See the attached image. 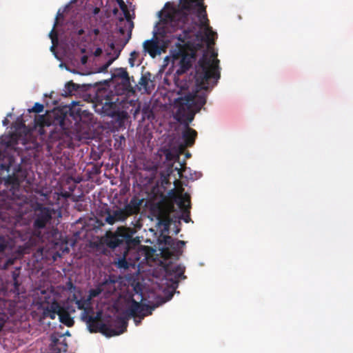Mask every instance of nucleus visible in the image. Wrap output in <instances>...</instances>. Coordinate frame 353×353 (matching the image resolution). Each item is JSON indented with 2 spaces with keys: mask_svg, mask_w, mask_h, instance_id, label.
Masks as SVG:
<instances>
[{
  "mask_svg": "<svg viewBox=\"0 0 353 353\" xmlns=\"http://www.w3.org/2000/svg\"><path fill=\"white\" fill-rule=\"evenodd\" d=\"M216 57L217 53L214 52L210 57L205 54L202 56L196 65L195 92H188L175 100L178 106L175 119L184 125L181 132L183 142L178 146L180 154H183L186 148L193 146L197 137V132L190 127V123L194 120L196 113L206 103L207 94L201 91H207L210 86L214 87L221 77L219 60Z\"/></svg>",
  "mask_w": 353,
  "mask_h": 353,
  "instance_id": "obj_1",
  "label": "nucleus"
},
{
  "mask_svg": "<svg viewBox=\"0 0 353 353\" xmlns=\"http://www.w3.org/2000/svg\"><path fill=\"white\" fill-rule=\"evenodd\" d=\"M164 8H168V12L161 16L159 34L163 35L168 32L181 30L184 37H189L200 26L205 28L208 44H214L216 33L209 26L204 0H179L177 6L167 2Z\"/></svg>",
  "mask_w": 353,
  "mask_h": 353,
  "instance_id": "obj_2",
  "label": "nucleus"
},
{
  "mask_svg": "<svg viewBox=\"0 0 353 353\" xmlns=\"http://www.w3.org/2000/svg\"><path fill=\"white\" fill-rule=\"evenodd\" d=\"M81 108H58L54 110L51 114L36 116L34 119L35 127L39 128L40 134H44L45 127L50 129L48 138L51 141L62 139L65 135L68 136L70 132V129L72 124L76 125L81 121Z\"/></svg>",
  "mask_w": 353,
  "mask_h": 353,
  "instance_id": "obj_3",
  "label": "nucleus"
},
{
  "mask_svg": "<svg viewBox=\"0 0 353 353\" xmlns=\"http://www.w3.org/2000/svg\"><path fill=\"white\" fill-rule=\"evenodd\" d=\"M177 205L181 210V214L174 218L171 214L174 212V206L171 204L165 210L160 209L157 216L158 225L162 233H169L170 228L173 224L174 226V234H177L180 230L181 221L183 219L185 223L191 221L190 219V196L185 192L180 194L176 198Z\"/></svg>",
  "mask_w": 353,
  "mask_h": 353,
  "instance_id": "obj_4",
  "label": "nucleus"
},
{
  "mask_svg": "<svg viewBox=\"0 0 353 353\" xmlns=\"http://www.w3.org/2000/svg\"><path fill=\"white\" fill-rule=\"evenodd\" d=\"M28 238L30 240L25 243L26 247L33 244L30 234L23 235L19 230H12L6 235H0V269L6 270L14 263L16 257L10 255L18 252L19 248L23 246L19 243L25 241Z\"/></svg>",
  "mask_w": 353,
  "mask_h": 353,
  "instance_id": "obj_5",
  "label": "nucleus"
},
{
  "mask_svg": "<svg viewBox=\"0 0 353 353\" xmlns=\"http://www.w3.org/2000/svg\"><path fill=\"white\" fill-rule=\"evenodd\" d=\"M136 230L133 228L120 226L115 232L108 231L102 238L104 245L110 249L123 247L125 254L132 248L141 243L138 236L134 237Z\"/></svg>",
  "mask_w": 353,
  "mask_h": 353,
  "instance_id": "obj_6",
  "label": "nucleus"
},
{
  "mask_svg": "<svg viewBox=\"0 0 353 353\" xmlns=\"http://www.w3.org/2000/svg\"><path fill=\"white\" fill-rule=\"evenodd\" d=\"M101 318V312H98L96 315H94V312L82 316L81 319L85 322L91 333L101 332L108 337L120 335L127 330L128 321L127 319L124 316H117L116 318L114 328L102 323Z\"/></svg>",
  "mask_w": 353,
  "mask_h": 353,
  "instance_id": "obj_7",
  "label": "nucleus"
},
{
  "mask_svg": "<svg viewBox=\"0 0 353 353\" xmlns=\"http://www.w3.org/2000/svg\"><path fill=\"white\" fill-rule=\"evenodd\" d=\"M96 100L101 105L102 112L107 116L114 118L119 126L122 127L128 121L130 117L123 112L117 106L119 94L113 90L105 88L97 92Z\"/></svg>",
  "mask_w": 353,
  "mask_h": 353,
  "instance_id": "obj_8",
  "label": "nucleus"
},
{
  "mask_svg": "<svg viewBox=\"0 0 353 353\" xmlns=\"http://www.w3.org/2000/svg\"><path fill=\"white\" fill-rule=\"evenodd\" d=\"M143 202V199L133 196L123 208H117L113 210L106 208L105 210V222L109 225H113L117 222L125 221L129 216L139 213Z\"/></svg>",
  "mask_w": 353,
  "mask_h": 353,
  "instance_id": "obj_9",
  "label": "nucleus"
},
{
  "mask_svg": "<svg viewBox=\"0 0 353 353\" xmlns=\"http://www.w3.org/2000/svg\"><path fill=\"white\" fill-rule=\"evenodd\" d=\"M54 210L49 207L38 203L34 210L32 236L39 241L41 240V230L44 229L52 218Z\"/></svg>",
  "mask_w": 353,
  "mask_h": 353,
  "instance_id": "obj_10",
  "label": "nucleus"
},
{
  "mask_svg": "<svg viewBox=\"0 0 353 353\" xmlns=\"http://www.w3.org/2000/svg\"><path fill=\"white\" fill-rule=\"evenodd\" d=\"M74 312L75 310L72 306H62L54 301L44 309L43 314L51 319H54L56 316H58L61 323L68 327H71L74 325V321L70 314Z\"/></svg>",
  "mask_w": 353,
  "mask_h": 353,
  "instance_id": "obj_11",
  "label": "nucleus"
},
{
  "mask_svg": "<svg viewBox=\"0 0 353 353\" xmlns=\"http://www.w3.org/2000/svg\"><path fill=\"white\" fill-rule=\"evenodd\" d=\"M165 10H161L159 12V21L157 23L155 26V30H154V37L152 39L146 40L143 43V47L144 52L148 53L150 56L152 58L156 57L157 55H159L161 53L162 51V46L159 45L157 39V35H159L162 37H167L168 34L173 33L174 32H168L165 34L161 35L158 33V25L161 22V16H163L164 14H165L167 12H168V8H165Z\"/></svg>",
  "mask_w": 353,
  "mask_h": 353,
  "instance_id": "obj_12",
  "label": "nucleus"
},
{
  "mask_svg": "<svg viewBox=\"0 0 353 353\" xmlns=\"http://www.w3.org/2000/svg\"><path fill=\"white\" fill-rule=\"evenodd\" d=\"M163 242L166 247L162 249V255L168 259L181 254V250L185 244V241H176L170 236H164Z\"/></svg>",
  "mask_w": 353,
  "mask_h": 353,
  "instance_id": "obj_13",
  "label": "nucleus"
},
{
  "mask_svg": "<svg viewBox=\"0 0 353 353\" xmlns=\"http://www.w3.org/2000/svg\"><path fill=\"white\" fill-rule=\"evenodd\" d=\"M50 343L47 353H62L68 350V343L64 334L54 332L50 336Z\"/></svg>",
  "mask_w": 353,
  "mask_h": 353,
  "instance_id": "obj_14",
  "label": "nucleus"
},
{
  "mask_svg": "<svg viewBox=\"0 0 353 353\" xmlns=\"http://www.w3.org/2000/svg\"><path fill=\"white\" fill-rule=\"evenodd\" d=\"M157 305H149L132 300L131 304L128 308L129 314L134 318L139 317L143 319L145 316L151 315L152 311L156 308Z\"/></svg>",
  "mask_w": 353,
  "mask_h": 353,
  "instance_id": "obj_15",
  "label": "nucleus"
},
{
  "mask_svg": "<svg viewBox=\"0 0 353 353\" xmlns=\"http://www.w3.org/2000/svg\"><path fill=\"white\" fill-rule=\"evenodd\" d=\"M117 106L123 112H126L128 117H130L132 114L134 119H137L141 111V103L139 102L121 99L119 97L118 102H117Z\"/></svg>",
  "mask_w": 353,
  "mask_h": 353,
  "instance_id": "obj_16",
  "label": "nucleus"
},
{
  "mask_svg": "<svg viewBox=\"0 0 353 353\" xmlns=\"http://www.w3.org/2000/svg\"><path fill=\"white\" fill-rule=\"evenodd\" d=\"M23 179H20L15 173L8 175L6 178L2 179L4 185L11 193L12 199L19 197L20 184Z\"/></svg>",
  "mask_w": 353,
  "mask_h": 353,
  "instance_id": "obj_17",
  "label": "nucleus"
},
{
  "mask_svg": "<svg viewBox=\"0 0 353 353\" xmlns=\"http://www.w3.org/2000/svg\"><path fill=\"white\" fill-rule=\"evenodd\" d=\"M112 79L114 81L121 83L124 90H128L130 87V77L126 69L120 68L115 69L112 74Z\"/></svg>",
  "mask_w": 353,
  "mask_h": 353,
  "instance_id": "obj_18",
  "label": "nucleus"
},
{
  "mask_svg": "<svg viewBox=\"0 0 353 353\" xmlns=\"http://www.w3.org/2000/svg\"><path fill=\"white\" fill-rule=\"evenodd\" d=\"M165 271L167 276H174L176 280L181 278H185L183 275L185 272V267L181 265L167 264L165 266Z\"/></svg>",
  "mask_w": 353,
  "mask_h": 353,
  "instance_id": "obj_19",
  "label": "nucleus"
},
{
  "mask_svg": "<svg viewBox=\"0 0 353 353\" xmlns=\"http://www.w3.org/2000/svg\"><path fill=\"white\" fill-rule=\"evenodd\" d=\"M78 309L82 310L81 316L87 315L89 313H94V308L92 306V302L87 301V297H83L77 299L75 302Z\"/></svg>",
  "mask_w": 353,
  "mask_h": 353,
  "instance_id": "obj_20",
  "label": "nucleus"
},
{
  "mask_svg": "<svg viewBox=\"0 0 353 353\" xmlns=\"http://www.w3.org/2000/svg\"><path fill=\"white\" fill-rule=\"evenodd\" d=\"M193 57L185 54L182 57L179 62V68L176 70V74H182L186 72L192 67V59Z\"/></svg>",
  "mask_w": 353,
  "mask_h": 353,
  "instance_id": "obj_21",
  "label": "nucleus"
},
{
  "mask_svg": "<svg viewBox=\"0 0 353 353\" xmlns=\"http://www.w3.org/2000/svg\"><path fill=\"white\" fill-rule=\"evenodd\" d=\"M122 12H123L125 18L126 19V21H127L126 27L128 29V38L124 43V45H125L129 41V40L131 39L132 31L134 28V23L130 19V12L128 8H126V10H125V11H122Z\"/></svg>",
  "mask_w": 353,
  "mask_h": 353,
  "instance_id": "obj_22",
  "label": "nucleus"
},
{
  "mask_svg": "<svg viewBox=\"0 0 353 353\" xmlns=\"http://www.w3.org/2000/svg\"><path fill=\"white\" fill-rule=\"evenodd\" d=\"M103 284L99 285L97 287L89 290V294L87 296V301L92 302V299L98 296L103 290Z\"/></svg>",
  "mask_w": 353,
  "mask_h": 353,
  "instance_id": "obj_23",
  "label": "nucleus"
},
{
  "mask_svg": "<svg viewBox=\"0 0 353 353\" xmlns=\"http://www.w3.org/2000/svg\"><path fill=\"white\" fill-rule=\"evenodd\" d=\"M142 121L145 119L152 120L154 118V113L149 106H144L142 110Z\"/></svg>",
  "mask_w": 353,
  "mask_h": 353,
  "instance_id": "obj_24",
  "label": "nucleus"
},
{
  "mask_svg": "<svg viewBox=\"0 0 353 353\" xmlns=\"http://www.w3.org/2000/svg\"><path fill=\"white\" fill-rule=\"evenodd\" d=\"M79 88V86L73 83L72 81H69L65 84V95H71L74 91H77Z\"/></svg>",
  "mask_w": 353,
  "mask_h": 353,
  "instance_id": "obj_25",
  "label": "nucleus"
},
{
  "mask_svg": "<svg viewBox=\"0 0 353 353\" xmlns=\"http://www.w3.org/2000/svg\"><path fill=\"white\" fill-rule=\"evenodd\" d=\"M164 154L165 156V159L168 161H179V155L181 154L179 153V151L178 150V153H175L172 152L170 150H165L164 151Z\"/></svg>",
  "mask_w": 353,
  "mask_h": 353,
  "instance_id": "obj_26",
  "label": "nucleus"
},
{
  "mask_svg": "<svg viewBox=\"0 0 353 353\" xmlns=\"http://www.w3.org/2000/svg\"><path fill=\"white\" fill-rule=\"evenodd\" d=\"M57 23H58V16L56 17V20H55L53 28L49 34V37H50L53 45H55L58 42V34H57V32L55 30V27L57 26Z\"/></svg>",
  "mask_w": 353,
  "mask_h": 353,
  "instance_id": "obj_27",
  "label": "nucleus"
},
{
  "mask_svg": "<svg viewBox=\"0 0 353 353\" xmlns=\"http://www.w3.org/2000/svg\"><path fill=\"white\" fill-rule=\"evenodd\" d=\"M18 278H19V274L17 273L16 272H12V281H13V289L12 290H13V292L14 293H17V294H19V286H20V283H19L18 281Z\"/></svg>",
  "mask_w": 353,
  "mask_h": 353,
  "instance_id": "obj_28",
  "label": "nucleus"
},
{
  "mask_svg": "<svg viewBox=\"0 0 353 353\" xmlns=\"http://www.w3.org/2000/svg\"><path fill=\"white\" fill-rule=\"evenodd\" d=\"M4 141L8 147H14L17 144V136L15 134H12L9 137L5 139Z\"/></svg>",
  "mask_w": 353,
  "mask_h": 353,
  "instance_id": "obj_29",
  "label": "nucleus"
},
{
  "mask_svg": "<svg viewBox=\"0 0 353 353\" xmlns=\"http://www.w3.org/2000/svg\"><path fill=\"white\" fill-rule=\"evenodd\" d=\"M43 109L44 106L43 104L35 103L34 106L31 109H29L28 111L29 112L40 113L43 111Z\"/></svg>",
  "mask_w": 353,
  "mask_h": 353,
  "instance_id": "obj_30",
  "label": "nucleus"
},
{
  "mask_svg": "<svg viewBox=\"0 0 353 353\" xmlns=\"http://www.w3.org/2000/svg\"><path fill=\"white\" fill-rule=\"evenodd\" d=\"M149 81H150V79L146 75H142L139 81V84H140L145 89H146L147 86L148 85Z\"/></svg>",
  "mask_w": 353,
  "mask_h": 353,
  "instance_id": "obj_31",
  "label": "nucleus"
},
{
  "mask_svg": "<svg viewBox=\"0 0 353 353\" xmlns=\"http://www.w3.org/2000/svg\"><path fill=\"white\" fill-rule=\"evenodd\" d=\"M116 58L109 59L104 65H103L100 68L99 71L100 72H105L107 70V69L108 68V67L112 63V62L114 61V60Z\"/></svg>",
  "mask_w": 353,
  "mask_h": 353,
  "instance_id": "obj_32",
  "label": "nucleus"
},
{
  "mask_svg": "<svg viewBox=\"0 0 353 353\" xmlns=\"http://www.w3.org/2000/svg\"><path fill=\"white\" fill-rule=\"evenodd\" d=\"M139 56V53L136 51H133L130 54V57L129 59V63H130L131 66H133L134 65V60Z\"/></svg>",
  "mask_w": 353,
  "mask_h": 353,
  "instance_id": "obj_33",
  "label": "nucleus"
},
{
  "mask_svg": "<svg viewBox=\"0 0 353 353\" xmlns=\"http://www.w3.org/2000/svg\"><path fill=\"white\" fill-rule=\"evenodd\" d=\"M180 166L181 168H176L175 170L177 171L180 177H182V173L183 172H184L186 169V167H185V163L184 162L183 163H180Z\"/></svg>",
  "mask_w": 353,
  "mask_h": 353,
  "instance_id": "obj_34",
  "label": "nucleus"
},
{
  "mask_svg": "<svg viewBox=\"0 0 353 353\" xmlns=\"http://www.w3.org/2000/svg\"><path fill=\"white\" fill-rule=\"evenodd\" d=\"M170 174H162L161 175V183L162 185H168L170 183L169 181Z\"/></svg>",
  "mask_w": 353,
  "mask_h": 353,
  "instance_id": "obj_35",
  "label": "nucleus"
},
{
  "mask_svg": "<svg viewBox=\"0 0 353 353\" xmlns=\"http://www.w3.org/2000/svg\"><path fill=\"white\" fill-rule=\"evenodd\" d=\"M0 207L2 209H8L10 207V203L8 201H6L4 200H0Z\"/></svg>",
  "mask_w": 353,
  "mask_h": 353,
  "instance_id": "obj_36",
  "label": "nucleus"
},
{
  "mask_svg": "<svg viewBox=\"0 0 353 353\" xmlns=\"http://www.w3.org/2000/svg\"><path fill=\"white\" fill-rule=\"evenodd\" d=\"M10 165H11V162H9L8 163H1L0 168H1V170L9 172Z\"/></svg>",
  "mask_w": 353,
  "mask_h": 353,
  "instance_id": "obj_37",
  "label": "nucleus"
},
{
  "mask_svg": "<svg viewBox=\"0 0 353 353\" xmlns=\"http://www.w3.org/2000/svg\"><path fill=\"white\" fill-rule=\"evenodd\" d=\"M117 2L122 11H125V10L128 8L127 6L125 5V2L123 0H117Z\"/></svg>",
  "mask_w": 353,
  "mask_h": 353,
  "instance_id": "obj_38",
  "label": "nucleus"
},
{
  "mask_svg": "<svg viewBox=\"0 0 353 353\" xmlns=\"http://www.w3.org/2000/svg\"><path fill=\"white\" fill-rule=\"evenodd\" d=\"M102 54V50L100 48H97L94 52V56L99 57Z\"/></svg>",
  "mask_w": 353,
  "mask_h": 353,
  "instance_id": "obj_39",
  "label": "nucleus"
},
{
  "mask_svg": "<svg viewBox=\"0 0 353 353\" xmlns=\"http://www.w3.org/2000/svg\"><path fill=\"white\" fill-rule=\"evenodd\" d=\"M5 322H6V319L4 318H1L0 319V330L3 327Z\"/></svg>",
  "mask_w": 353,
  "mask_h": 353,
  "instance_id": "obj_40",
  "label": "nucleus"
},
{
  "mask_svg": "<svg viewBox=\"0 0 353 353\" xmlns=\"http://www.w3.org/2000/svg\"><path fill=\"white\" fill-rule=\"evenodd\" d=\"M92 33L95 35V36H97L100 33V30L99 28H94L92 30Z\"/></svg>",
  "mask_w": 353,
  "mask_h": 353,
  "instance_id": "obj_41",
  "label": "nucleus"
},
{
  "mask_svg": "<svg viewBox=\"0 0 353 353\" xmlns=\"http://www.w3.org/2000/svg\"><path fill=\"white\" fill-rule=\"evenodd\" d=\"M108 46L110 48L111 50H114L115 48V44L114 42H110L108 43Z\"/></svg>",
  "mask_w": 353,
  "mask_h": 353,
  "instance_id": "obj_42",
  "label": "nucleus"
},
{
  "mask_svg": "<svg viewBox=\"0 0 353 353\" xmlns=\"http://www.w3.org/2000/svg\"><path fill=\"white\" fill-rule=\"evenodd\" d=\"M87 60H88V58H87V57H86V56H83V57H81V63H82L83 64L86 63Z\"/></svg>",
  "mask_w": 353,
  "mask_h": 353,
  "instance_id": "obj_43",
  "label": "nucleus"
},
{
  "mask_svg": "<svg viewBox=\"0 0 353 353\" xmlns=\"http://www.w3.org/2000/svg\"><path fill=\"white\" fill-rule=\"evenodd\" d=\"M100 12V9L97 7L94 8L93 10V14H97Z\"/></svg>",
  "mask_w": 353,
  "mask_h": 353,
  "instance_id": "obj_44",
  "label": "nucleus"
},
{
  "mask_svg": "<svg viewBox=\"0 0 353 353\" xmlns=\"http://www.w3.org/2000/svg\"><path fill=\"white\" fill-rule=\"evenodd\" d=\"M119 32L121 33L122 34H123L125 33V30L123 28H119Z\"/></svg>",
  "mask_w": 353,
  "mask_h": 353,
  "instance_id": "obj_45",
  "label": "nucleus"
},
{
  "mask_svg": "<svg viewBox=\"0 0 353 353\" xmlns=\"http://www.w3.org/2000/svg\"><path fill=\"white\" fill-rule=\"evenodd\" d=\"M8 123V119L6 118L3 121V125H6Z\"/></svg>",
  "mask_w": 353,
  "mask_h": 353,
  "instance_id": "obj_46",
  "label": "nucleus"
},
{
  "mask_svg": "<svg viewBox=\"0 0 353 353\" xmlns=\"http://www.w3.org/2000/svg\"><path fill=\"white\" fill-rule=\"evenodd\" d=\"M141 319H140L139 321L136 319H134L136 325H139L141 323Z\"/></svg>",
  "mask_w": 353,
  "mask_h": 353,
  "instance_id": "obj_47",
  "label": "nucleus"
},
{
  "mask_svg": "<svg viewBox=\"0 0 353 353\" xmlns=\"http://www.w3.org/2000/svg\"><path fill=\"white\" fill-rule=\"evenodd\" d=\"M190 157H191V154H190V152H187V153L185 154V157H186V158H190Z\"/></svg>",
  "mask_w": 353,
  "mask_h": 353,
  "instance_id": "obj_48",
  "label": "nucleus"
},
{
  "mask_svg": "<svg viewBox=\"0 0 353 353\" xmlns=\"http://www.w3.org/2000/svg\"><path fill=\"white\" fill-rule=\"evenodd\" d=\"M113 12H114V14H117V12H118V9L117 8H114Z\"/></svg>",
  "mask_w": 353,
  "mask_h": 353,
  "instance_id": "obj_49",
  "label": "nucleus"
},
{
  "mask_svg": "<svg viewBox=\"0 0 353 353\" xmlns=\"http://www.w3.org/2000/svg\"><path fill=\"white\" fill-rule=\"evenodd\" d=\"M65 335L70 336V334L69 331H67V332H65V334H64V336H65Z\"/></svg>",
  "mask_w": 353,
  "mask_h": 353,
  "instance_id": "obj_50",
  "label": "nucleus"
},
{
  "mask_svg": "<svg viewBox=\"0 0 353 353\" xmlns=\"http://www.w3.org/2000/svg\"><path fill=\"white\" fill-rule=\"evenodd\" d=\"M83 30H79V34H81L83 33Z\"/></svg>",
  "mask_w": 353,
  "mask_h": 353,
  "instance_id": "obj_51",
  "label": "nucleus"
}]
</instances>
